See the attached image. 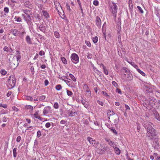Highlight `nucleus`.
<instances>
[{
  "instance_id": "4c0bfd02",
  "label": "nucleus",
  "mask_w": 160,
  "mask_h": 160,
  "mask_svg": "<svg viewBox=\"0 0 160 160\" xmlns=\"http://www.w3.org/2000/svg\"><path fill=\"white\" fill-rule=\"evenodd\" d=\"M109 129H111V131L113 133H114L116 135L117 134V131L114 128L112 127L111 128H109Z\"/></svg>"
},
{
  "instance_id": "cd10ccee",
  "label": "nucleus",
  "mask_w": 160,
  "mask_h": 160,
  "mask_svg": "<svg viewBox=\"0 0 160 160\" xmlns=\"http://www.w3.org/2000/svg\"><path fill=\"white\" fill-rule=\"evenodd\" d=\"M97 151L99 154H102L104 152V150L102 149L98 148L97 149Z\"/></svg>"
},
{
  "instance_id": "de8ad7c7",
  "label": "nucleus",
  "mask_w": 160,
  "mask_h": 160,
  "mask_svg": "<svg viewBox=\"0 0 160 160\" xmlns=\"http://www.w3.org/2000/svg\"><path fill=\"white\" fill-rule=\"evenodd\" d=\"M53 107L55 108L58 109V102H55L54 105H53Z\"/></svg>"
},
{
  "instance_id": "b1692460",
  "label": "nucleus",
  "mask_w": 160,
  "mask_h": 160,
  "mask_svg": "<svg viewBox=\"0 0 160 160\" xmlns=\"http://www.w3.org/2000/svg\"><path fill=\"white\" fill-rule=\"evenodd\" d=\"M128 62L134 68H136L137 69H138V66L134 62L130 61V62Z\"/></svg>"
},
{
  "instance_id": "7c9ffc66",
  "label": "nucleus",
  "mask_w": 160,
  "mask_h": 160,
  "mask_svg": "<svg viewBox=\"0 0 160 160\" xmlns=\"http://www.w3.org/2000/svg\"><path fill=\"white\" fill-rule=\"evenodd\" d=\"M61 60L62 62L65 64H66L67 63V61L66 59L64 57L61 58Z\"/></svg>"
},
{
  "instance_id": "f03ea898",
  "label": "nucleus",
  "mask_w": 160,
  "mask_h": 160,
  "mask_svg": "<svg viewBox=\"0 0 160 160\" xmlns=\"http://www.w3.org/2000/svg\"><path fill=\"white\" fill-rule=\"evenodd\" d=\"M112 5L110 6L109 10L114 17V19L116 20L117 10L118 8L117 4L114 2H112Z\"/></svg>"
},
{
  "instance_id": "f8f14e48",
  "label": "nucleus",
  "mask_w": 160,
  "mask_h": 160,
  "mask_svg": "<svg viewBox=\"0 0 160 160\" xmlns=\"http://www.w3.org/2000/svg\"><path fill=\"white\" fill-rule=\"evenodd\" d=\"M68 113L69 117H73L76 116L77 114V112L73 110L71 111L69 110L68 112Z\"/></svg>"
},
{
  "instance_id": "4468645a",
  "label": "nucleus",
  "mask_w": 160,
  "mask_h": 160,
  "mask_svg": "<svg viewBox=\"0 0 160 160\" xmlns=\"http://www.w3.org/2000/svg\"><path fill=\"white\" fill-rule=\"evenodd\" d=\"M40 30L42 32H45L46 30L45 26L43 24H41L39 27Z\"/></svg>"
},
{
  "instance_id": "2f4dec72",
  "label": "nucleus",
  "mask_w": 160,
  "mask_h": 160,
  "mask_svg": "<svg viewBox=\"0 0 160 160\" xmlns=\"http://www.w3.org/2000/svg\"><path fill=\"white\" fill-rule=\"evenodd\" d=\"M69 77L73 81H76V79L74 76L72 74L70 73L69 74Z\"/></svg>"
},
{
  "instance_id": "f257e3e1",
  "label": "nucleus",
  "mask_w": 160,
  "mask_h": 160,
  "mask_svg": "<svg viewBox=\"0 0 160 160\" xmlns=\"http://www.w3.org/2000/svg\"><path fill=\"white\" fill-rule=\"evenodd\" d=\"M146 136L148 139L151 140L157 136L156 130L153 128L147 130Z\"/></svg>"
},
{
  "instance_id": "09e8293b",
  "label": "nucleus",
  "mask_w": 160,
  "mask_h": 160,
  "mask_svg": "<svg viewBox=\"0 0 160 160\" xmlns=\"http://www.w3.org/2000/svg\"><path fill=\"white\" fill-rule=\"evenodd\" d=\"M112 84L115 87H117L118 86V84L114 81L112 82Z\"/></svg>"
},
{
  "instance_id": "5fc2aeb1",
  "label": "nucleus",
  "mask_w": 160,
  "mask_h": 160,
  "mask_svg": "<svg viewBox=\"0 0 160 160\" xmlns=\"http://www.w3.org/2000/svg\"><path fill=\"white\" fill-rule=\"evenodd\" d=\"M103 70L104 71V72L105 74H106V75H107L108 74V70L106 69V68H105V69H103Z\"/></svg>"
},
{
  "instance_id": "72a5a7b5",
  "label": "nucleus",
  "mask_w": 160,
  "mask_h": 160,
  "mask_svg": "<svg viewBox=\"0 0 160 160\" xmlns=\"http://www.w3.org/2000/svg\"><path fill=\"white\" fill-rule=\"evenodd\" d=\"M108 144L113 148L117 146L116 144H115L113 142L111 141L109 142Z\"/></svg>"
},
{
  "instance_id": "f704fd0d",
  "label": "nucleus",
  "mask_w": 160,
  "mask_h": 160,
  "mask_svg": "<svg viewBox=\"0 0 160 160\" xmlns=\"http://www.w3.org/2000/svg\"><path fill=\"white\" fill-rule=\"evenodd\" d=\"M127 75V74L126 73H123V74H122L121 76L122 78L124 80H126V76Z\"/></svg>"
},
{
  "instance_id": "58836bf2",
  "label": "nucleus",
  "mask_w": 160,
  "mask_h": 160,
  "mask_svg": "<svg viewBox=\"0 0 160 160\" xmlns=\"http://www.w3.org/2000/svg\"><path fill=\"white\" fill-rule=\"evenodd\" d=\"M67 95L69 96H71L73 94L72 92L69 90H67Z\"/></svg>"
},
{
  "instance_id": "bb28decb",
  "label": "nucleus",
  "mask_w": 160,
  "mask_h": 160,
  "mask_svg": "<svg viewBox=\"0 0 160 160\" xmlns=\"http://www.w3.org/2000/svg\"><path fill=\"white\" fill-rule=\"evenodd\" d=\"M17 148H14V149L13 150V157L14 158H16L17 156Z\"/></svg>"
},
{
  "instance_id": "7ed1b4c3",
  "label": "nucleus",
  "mask_w": 160,
  "mask_h": 160,
  "mask_svg": "<svg viewBox=\"0 0 160 160\" xmlns=\"http://www.w3.org/2000/svg\"><path fill=\"white\" fill-rule=\"evenodd\" d=\"M8 87L9 89H11L15 86L16 84V79L13 78H12V79L10 78V79H9L8 80Z\"/></svg>"
},
{
  "instance_id": "338daca9",
  "label": "nucleus",
  "mask_w": 160,
  "mask_h": 160,
  "mask_svg": "<svg viewBox=\"0 0 160 160\" xmlns=\"http://www.w3.org/2000/svg\"><path fill=\"white\" fill-rule=\"evenodd\" d=\"M21 139V137L20 136H18L17 137V138L16 139V141L17 142H19L20 141Z\"/></svg>"
},
{
  "instance_id": "a878e982",
  "label": "nucleus",
  "mask_w": 160,
  "mask_h": 160,
  "mask_svg": "<svg viewBox=\"0 0 160 160\" xmlns=\"http://www.w3.org/2000/svg\"><path fill=\"white\" fill-rule=\"evenodd\" d=\"M107 113L108 116H111L113 115H114L115 113L113 111L110 110H108Z\"/></svg>"
},
{
  "instance_id": "49530a36",
  "label": "nucleus",
  "mask_w": 160,
  "mask_h": 160,
  "mask_svg": "<svg viewBox=\"0 0 160 160\" xmlns=\"http://www.w3.org/2000/svg\"><path fill=\"white\" fill-rule=\"evenodd\" d=\"M4 11L6 13H8L9 12V8L8 7H5L4 8Z\"/></svg>"
},
{
  "instance_id": "4d7b16f0",
  "label": "nucleus",
  "mask_w": 160,
  "mask_h": 160,
  "mask_svg": "<svg viewBox=\"0 0 160 160\" xmlns=\"http://www.w3.org/2000/svg\"><path fill=\"white\" fill-rule=\"evenodd\" d=\"M27 100L31 101H32L33 100L32 98V97L29 96H28L27 97Z\"/></svg>"
},
{
  "instance_id": "c9c22d12",
  "label": "nucleus",
  "mask_w": 160,
  "mask_h": 160,
  "mask_svg": "<svg viewBox=\"0 0 160 160\" xmlns=\"http://www.w3.org/2000/svg\"><path fill=\"white\" fill-rule=\"evenodd\" d=\"M54 35L56 38H59L60 36L59 33L57 31L54 32Z\"/></svg>"
},
{
  "instance_id": "603ef678",
  "label": "nucleus",
  "mask_w": 160,
  "mask_h": 160,
  "mask_svg": "<svg viewBox=\"0 0 160 160\" xmlns=\"http://www.w3.org/2000/svg\"><path fill=\"white\" fill-rule=\"evenodd\" d=\"M87 57L88 59H91L92 57V55L91 54L88 53Z\"/></svg>"
},
{
  "instance_id": "aec40b11",
  "label": "nucleus",
  "mask_w": 160,
  "mask_h": 160,
  "mask_svg": "<svg viewBox=\"0 0 160 160\" xmlns=\"http://www.w3.org/2000/svg\"><path fill=\"white\" fill-rule=\"evenodd\" d=\"M26 41L27 43L29 44H31L32 43V41H31V38L29 36L27 35L26 38Z\"/></svg>"
},
{
  "instance_id": "0e129e2a",
  "label": "nucleus",
  "mask_w": 160,
  "mask_h": 160,
  "mask_svg": "<svg viewBox=\"0 0 160 160\" xmlns=\"http://www.w3.org/2000/svg\"><path fill=\"white\" fill-rule=\"evenodd\" d=\"M16 21L19 22H22V20L21 19V18L19 17L18 18L17 20H16Z\"/></svg>"
},
{
  "instance_id": "a18cd8bd",
  "label": "nucleus",
  "mask_w": 160,
  "mask_h": 160,
  "mask_svg": "<svg viewBox=\"0 0 160 160\" xmlns=\"http://www.w3.org/2000/svg\"><path fill=\"white\" fill-rule=\"evenodd\" d=\"M23 12L24 13L26 14L27 13H28L29 12H31V11L29 10H27V9L23 10Z\"/></svg>"
},
{
  "instance_id": "3c124183",
  "label": "nucleus",
  "mask_w": 160,
  "mask_h": 160,
  "mask_svg": "<svg viewBox=\"0 0 160 160\" xmlns=\"http://www.w3.org/2000/svg\"><path fill=\"white\" fill-rule=\"evenodd\" d=\"M37 135L38 137H39L41 136V132L40 130H39L37 132Z\"/></svg>"
},
{
  "instance_id": "680f3d73",
  "label": "nucleus",
  "mask_w": 160,
  "mask_h": 160,
  "mask_svg": "<svg viewBox=\"0 0 160 160\" xmlns=\"http://www.w3.org/2000/svg\"><path fill=\"white\" fill-rule=\"evenodd\" d=\"M39 54L40 56H42L45 54V52L41 50L39 52Z\"/></svg>"
},
{
  "instance_id": "2eb2a0df",
  "label": "nucleus",
  "mask_w": 160,
  "mask_h": 160,
  "mask_svg": "<svg viewBox=\"0 0 160 160\" xmlns=\"http://www.w3.org/2000/svg\"><path fill=\"white\" fill-rule=\"evenodd\" d=\"M42 13L46 19H48L50 18V16L49 13L46 11H42Z\"/></svg>"
},
{
  "instance_id": "8fccbe9b",
  "label": "nucleus",
  "mask_w": 160,
  "mask_h": 160,
  "mask_svg": "<svg viewBox=\"0 0 160 160\" xmlns=\"http://www.w3.org/2000/svg\"><path fill=\"white\" fill-rule=\"evenodd\" d=\"M66 7L67 10H68L69 12H70L71 11V9L70 6L68 3H66Z\"/></svg>"
},
{
  "instance_id": "a19ab883",
  "label": "nucleus",
  "mask_w": 160,
  "mask_h": 160,
  "mask_svg": "<svg viewBox=\"0 0 160 160\" xmlns=\"http://www.w3.org/2000/svg\"><path fill=\"white\" fill-rule=\"evenodd\" d=\"M137 8L141 13L142 14L143 13V11L140 6H138Z\"/></svg>"
},
{
  "instance_id": "39448f33",
  "label": "nucleus",
  "mask_w": 160,
  "mask_h": 160,
  "mask_svg": "<svg viewBox=\"0 0 160 160\" xmlns=\"http://www.w3.org/2000/svg\"><path fill=\"white\" fill-rule=\"evenodd\" d=\"M71 60L72 62L75 64H77L79 62V57L78 55L75 53H73L71 56Z\"/></svg>"
},
{
  "instance_id": "69168bd1",
  "label": "nucleus",
  "mask_w": 160,
  "mask_h": 160,
  "mask_svg": "<svg viewBox=\"0 0 160 160\" xmlns=\"http://www.w3.org/2000/svg\"><path fill=\"white\" fill-rule=\"evenodd\" d=\"M51 126V124L49 122H47L45 124V127L47 128H49Z\"/></svg>"
},
{
  "instance_id": "473e14b6",
  "label": "nucleus",
  "mask_w": 160,
  "mask_h": 160,
  "mask_svg": "<svg viewBox=\"0 0 160 160\" xmlns=\"http://www.w3.org/2000/svg\"><path fill=\"white\" fill-rule=\"evenodd\" d=\"M137 70L139 73H140L143 76H145V75H146L141 70L139 69H138H138H137Z\"/></svg>"
},
{
  "instance_id": "13d9d810",
  "label": "nucleus",
  "mask_w": 160,
  "mask_h": 160,
  "mask_svg": "<svg viewBox=\"0 0 160 160\" xmlns=\"http://www.w3.org/2000/svg\"><path fill=\"white\" fill-rule=\"evenodd\" d=\"M31 72L32 74H33L34 73V68L33 66H32L30 68Z\"/></svg>"
},
{
  "instance_id": "79ce46f5",
  "label": "nucleus",
  "mask_w": 160,
  "mask_h": 160,
  "mask_svg": "<svg viewBox=\"0 0 160 160\" xmlns=\"http://www.w3.org/2000/svg\"><path fill=\"white\" fill-rule=\"evenodd\" d=\"M0 72L2 75H5L7 73V72L4 69H2L0 71Z\"/></svg>"
},
{
  "instance_id": "0eeeda50",
  "label": "nucleus",
  "mask_w": 160,
  "mask_h": 160,
  "mask_svg": "<svg viewBox=\"0 0 160 160\" xmlns=\"http://www.w3.org/2000/svg\"><path fill=\"white\" fill-rule=\"evenodd\" d=\"M87 140L89 142L90 144L95 147H96V145L99 143L98 142H97L93 138L89 137L87 138Z\"/></svg>"
},
{
  "instance_id": "dca6fc26",
  "label": "nucleus",
  "mask_w": 160,
  "mask_h": 160,
  "mask_svg": "<svg viewBox=\"0 0 160 160\" xmlns=\"http://www.w3.org/2000/svg\"><path fill=\"white\" fill-rule=\"evenodd\" d=\"M11 32L15 36H18L19 33L18 30L16 29L12 30L11 31Z\"/></svg>"
},
{
  "instance_id": "20e7f679",
  "label": "nucleus",
  "mask_w": 160,
  "mask_h": 160,
  "mask_svg": "<svg viewBox=\"0 0 160 160\" xmlns=\"http://www.w3.org/2000/svg\"><path fill=\"white\" fill-rule=\"evenodd\" d=\"M26 15H25L24 14H22V16L24 20L26 22L28 23L29 22H31L32 13L31 12H29L28 13H27Z\"/></svg>"
},
{
  "instance_id": "c85d7f7f",
  "label": "nucleus",
  "mask_w": 160,
  "mask_h": 160,
  "mask_svg": "<svg viewBox=\"0 0 160 160\" xmlns=\"http://www.w3.org/2000/svg\"><path fill=\"white\" fill-rule=\"evenodd\" d=\"M121 18L120 17H119L118 18V22H117V25L118 26V27H121Z\"/></svg>"
},
{
  "instance_id": "423d86ee",
  "label": "nucleus",
  "mask_w": 160,
  "mask_h": 160,
  "mask_svg": "<svg viewBox=\"0 0 160 160\" xmlns=\"http://www.w3.org/2000/svg\"><path fill=\"white\" fill-rule=\"evenodd\" d=\"M152 125V123L151 122L147 121H144L143 123V126L146 130L153 128Z\"/></svg>"
},
{
  "instance_id": "6e6d98bb",
  "label": "nucleus",
  "mask_w": 160,
  "mask_h": 160,
  "mask_svg": "<svg viewBox=\"0 0 160 160\" xmlns=\"http://www.w3.org/2000/svg\"><path fill=\"white\" fill-rule=\"evenodd\" d=\"M67 121L62 120L60 122V123L62 124L65 125L66 124Z\"/></svg>"
},
{
  "instance_id": "6ab92c4d",
  "label": "nucleus",
  "mask_w": 160,
  "mask_h": 160,
  "mask_svg": "<svg viewBox=\"0 0 160 160\" xmlns=\"http://www.w3.org/2000/svg\"><path fill=\"white\" fill-rule=\"evenodd\" d=\"M46 97L45 95H41L39 96V100L43 102L46 101Z\"/></svg>"
},
{
  "instance_id": "37998d69",
  "label": "nucleus",
  "mask_w": 160,
  "mask_h": 160,
  "mask_svg": "<svg viewBox=\"0 0 160 160\" xmlns=\"http://www.w3.org/2000/svg\"><path fill=\"white\" fill-rule=\"evenodd\" d=\"M93 4L96 6H98L99 4V2L97 0H94L93 2Z\"/></svg>"
},
{
  "instance_id": "4be33fe9",
  "label": "nucleus",
  "mask_w": 160,
  "mask_h": 160,
  "mask_svg": "<svg viewBox=\"0 0 160 160\" xmlns=\"http://www.w3.org/2000/svg\"><path fill=\"white\" fill-rule=\"evenodd\" d=\"M154 114L155 118L158 121H160V117L158 113L157 112H156Z\"/></svg>"
},
{
  "instance_id": "ddd939ff",
  "label": "nucleus",
  "mask_w": 160,
  "mask_h": 160,
  "mask_svg": "<svg viewBox=\"0 0 160 160\" xmlns=\"http://www.w3.org/2000/svg\"><path fill=\"white\" fill-rule=\"evenodd\" d=\"M39 112L38 111H37L34 114L32 115L33 116L34 118H38L41 121H42V118L40 117L39 116Z\"/></svg>"
},
{
  "instance_id": "774afa93",
  "label": "nucleus",
  "mask_w": 160,
  "mask_h": 160,
  "mask_svg": "<svg viewBox=\"0 0 160 160\" xmlns=\"http://www.w3.org/2000/svg\"><path fill=\"white\" fill-rule=\"evenodd\" d=\"M86 90L89 89V87L87 84H84L83 87Z\"/></svg>"
},
{
  "instance_id": "9b49d317",
  "label": "nucleus",
  "mask_w": 160,
  "mask_h": 160,
  "mask_svg": "<svg viewBox=\"0 0 160 160\" xmlns=\"http://www.w3.org/2000/svg\"><path fill=\"white\" fill-rule=\"evenodd\" d=\"M51 108L50 106L45 107L43 110V113L44 115H46L48 113L51 112Z\"/></svg>"
},
{
  "instance_id": "864d4df0",
  "label": "nucleus",
  "mask_w": 160,
  "mask_h": 160,
  "mask_svg": "<svg viewBox=\"0 0 160 160\" xmlns=\"http://www.w3.org/2000/svg\"><path fill=\"white\" fill-rule=\"evenodd\" d=\"M103 150L106 151H108L109 150V148L107 146H104L103 148Z\"/></svg>"
},
{
  "instance_id": "e433bc0d",
  "label": "nucleus",
  "mask_w": 160,
  "mask_h": 160,
  "mask_svg": "<svg viewBox=\"0 0 160 160\" xmlns=\"http://www.w3.org/2000/svg\"><path fill=\"white\" fill-rule=\"evenodd\" d=\"M92 41L93 42L95 43H96L98 41V38L96 36L95 37L93 38H92Z\"/></svg>"
},
{
  "instance_id": "c03bdc74",
  "label": "nucleus",
  "mask_w": 160,
  "mask_h": 160,
  "mask_svg": "<svg viewBox=\"0 0 160 160\" xmlns=\"http://www.w3.org/2000/svg\"><path fill=\"white\" fill-rule=\"evenodd\" d=\"M97 103L100 105L103 106L104 105V103L102 102V101H100L99 100H97Z\"/></svg>"
},
{
  "instance_id": "5701e85b",
  "label": "nucleus",
  "mask_w": 160,
  "mask_h": 160,
  "mask_svg": "<svg viewBox=\"0 0 160 160\" xmlns=\"http://www.w3.org/2000/svg\"><path fill=\"white\" fill-rule=\"evenodd\" d=\"M26 34L25 32L24 31L22 32H19L18 36L21 38H23L24 35Z\"/></svg>"
},
{
  "instance_id": "ea45409f",
  "label": "nucleus",
  "mask_w": 160,
  "mask_h": 160,
  "mask_svg": "<svg viewBox=\"0 0 160 160\" xmlns=\"http://www.w3.org/2000/svg\"><path fill=\"white\" fill-rule=\"evenodd\" d=\"M85 43L86 45L89 47H90L91 46V44L90 42L89 41H86L85 42Z\"/></svg>"
},
{
  "instance_id": "412c9836",
  "label": "nucleus",
  "mask_w": 160,
  "mask_h": 160,
  "mask_svg": "<svg viewBox=\"0 0 160 160\" xmlns=\"http://www.w3.org/2000/svg\"><path fill=\"white\" fill-rule=\"evenodd\" d=\"M127 75L126 76V80H130L131 79V78L132 76L130 72L129 73H127Z\"/></svg>"
},
{
  "instance_id": "6e6552de",
  "label": "nucleus",
  "mask_w": 160,
  "mask_h": 160,
  "mask_svg": "<svg viewBox=\"0 0 160 160\" xmlns=\"http://www.w3.org/2000/svg\"><path fill=\"white\" fill-rule=\"evenodd\" d=\"M148 105L149 106H151L152 104H155V103L157 101L156 99L153 97H150L148 100H147Z\"/></svg>"
},
{
  "instance_id": "f3484780",
  "label": "nucleus",
  "mask_w": 160,
  "mask_h": 160,
  "mask_svg": "<svg viewBox=\"0 0 160 160\" xmlns=\"http://www.w3.org/2000/svg\"><path fill=\"white\" fill-rule=\"evenodd\" d=\"M113 148L116 154L118 155H119L120 153V150L119 148L117 147L116 146H115Z\"/></svg>"
},
{
  "instance_id": "e2e57ef3",
  "label": "nucleus",
  "mask_w": 160,
  "mask_h": 160,
  "mask_svg": "<svg viewBox=\"0 0 160 160\" xmlns=\"http://www.w3.org/2000/svg\"><path fill=\"white\" fill-rule=\"evenodd\" d=\"M125 107L126 108V110H130V108L129 106L127 104H125Z\"/></svg>"
},
{
  "instance_id": "9d476101",
  "label": "nucleus",
  "mask_w": 160,
  "mask_h": 160,
  "mask_svg": "<svg viewBox=\"0 0 160 160\" xmlns=\"http://www.w3.org/2000/svg\"><path fill=\"white\" fill-rule=\"evenodd\" d=\"M95 22L97 26L100 28L101 27V20L99 17L97 16L96 17Z\"/></svg>"
},
{
  "instance_id": "a211bd4d",
  "label": "nucleus",
  "mask_w": 160,
  "mask_h": 160,
  "mask_svg": "<svg viewBox=\"0 0 160 160\" xmlns=\"http://www.w3.org/2000/svg\"><path fill=\"white\" fill-rule=\"evenodd\" d=\"M121 72L123 73H129V72H130L129 70L125 67L122 68L121 69Z\"/></svg>"
},
{
  "instance_id": "1a4fd4ad",
  "label": "nucleus",
  "mask_w": 160,
  "mask_h": 160,
  "mask_svg": "<svg viewBox=\"0 0 160 160\" xmlns=\"http://www.w3.org/2000/svg\"><path fill=\"white\" fill-rule=\"evenodd\" d=\"M54 4L56 8L58 11V13L60 15L61 13L60 12L59 10L61 9V10H62L61 6L60 3L57 1H55L54 2Z\"/></svg>"
},
{
  "instance_id": "052dcab7",
  "label": "nucleus",
  "mask_w": 160,
  "mask_h": 160,
  "mask_svg": "<svg viewBox=\"0 0 160 160\" xmlns=\"http://www.w3.org/2000/svg\"><path fill=\"white\" fill-rule=\"evenodd\" d=\"M49 84V82L47 79H46L44 81V85L45 86H47Z\"/></svg>"
},
{
  "instance_id": "c756f323",
  "label": "nucleus",
  "mask_w": 160,
  "mask_h": 160,
  "mask_svg": "<svg viewBox=\"0 0 160 160\" xmlns=\"http://www.w3.org/2000/svg\"><path fill=\"white\" fill-rule=\"evenodd\" d=\"M62 88V87L60 84H58L56 86L55 89L58 91L60 90Z\"/></svg>"
},
{
  "instance_id": "393cba45",
  "label": "nucleus",
  "mask_w": 160,
  "mask_h": 160,
  "mask_svg": "<svg viewBox=\"0 0 160 160\" xmlns=\"http://www.w3.org/2000/svg\"><path fill=\"white\" fill-rule=\"evenodd\" d=\"M106 22H105L104 24H103V25L102 26V32H106Z\"/></svg>"
},
{
  "instance_id": "bf43d9fd",
  "label": "nucleus",
  "mask_w": 160,
  "mask_h": 160,
  "mask_svg": "<svg viewBox=\"0 0 160 160\" xmlns=\"http://www.w3.org/2000/svg\"><path fill=\"white\" fill-rule=\"evenodd\" d=\"M116 92H117L118 93H119L120 94H122V91H121V90L120 89H119V88H117L116 89Z\"/></svg>"
}]
</instances>
